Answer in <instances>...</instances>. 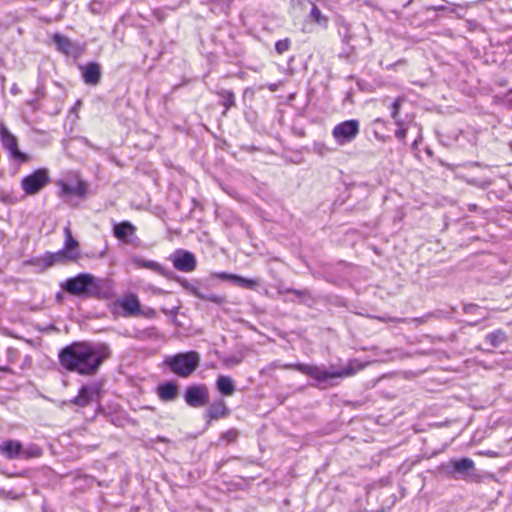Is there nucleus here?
<instances>
[{
	"label": "nucleus",
	"instance_id": "1",
	"mask_svg": "<svg viewBox=\"0 0 512 512\" xmlns=\"http://www.w3.org/2000/svg\"><path fill=\"white\" fill-rule=\"evenodd\" d=\"M112 356L107 343L75 341L63 347L59 354V364L68 372L81 376H94L100 367Z\"/></svg>",
	"mask_w": 512,
	"mask_h": 512
},
{
	"label": "nucleus",
	"instance_id": "2",
	"mask_svg": "<svg viewBox=\"0 0 512 512\" xmlns=\"http://www.w3.org/2000/svg\"><path fill=\"white\" fill-rule=\"evenodd\" d=\"M66 293L82 299H106L109 296L107 281L90 273H79L60 284Z\"/></svg>",
	"mask_w": 512,
	"mask_h": 512
},
{
	"label": "nucleus",
	"instance_id": "3",
	"mask_svg": "<svg viewBox=\"0 0 512 512\" xmlns=\"http://www.w3.org/2000/svg\"><path fill=\"white\" fill-rule=\"evenodd\" d=\"M133 264L137 268H144L149 269L163 277H165L167 280L176 281L179 283L186 291L191 293L193 296L209 301L212 303H215L217 305H224L227 303V300L224 296L217 295L214 293L211 294H204L200 291L198 287H196L193 283L189 282L187 279L176 275L173 271L167 270L165 267H163L159 262L154 260H147L140 256H134L132 258Z\"/></svg>",
	"mask_w": 512,
	"mask_h": 512
},
{
	"label": "nucleus",
	"instance_id": "4",
	"mask_svg": "<svg viewBox=\"0 0 512 512\" xmlns=\"http://www.w3.org/2000/svg\"><path fill=\"white\" fill-rule=\"evenodd\" d=\"M364 365H359L357 368H354L352 362L345 368L337 369V370H327L325 367H319L316 365H308L303 363L296 364H283L281 366L282 369H294L297 370L309 377L313 378L317 383L312 384V386L320 387L321 383L329 382L335 378H344L354 375L358 370H361Z\"/></svg>",
	"mask_w": 512,
	"mask_h": 512
},
{
	"label": "nucleus",
	"instance_id": "5",
	"mask_svg": "<svg viewBox=\"0 0 512 512\" xmlns=\"http://www.w3.org/2000/svg\"><path fill=\"white\" fill-rule=\"evenodd\" d=\"M164 363L179 377H189L200 365V355L196 351L180 352L165 359Z\"/></svg>",
	"mask_w": 512,
	"mask_h": 512
},
{
	"label": "nucleus",
	"instance_id": "6",
	"mask_svg": "<svg viewBox=\"0 0 512 512\" xmlns=\"http://www.w3.org/2000/svg\"><path fill=\"white\" fill-rule=\"evenodd\" d=\"M441 470L453 479L476 481L478 477L473 460L467 457L452 458L447 464L441 465Z\"/></svg>",
	"mask_w": 512,
	"mask_h": 512
},
{
	"label": "nucleus",
	"instance_id": "7",
	"mask_svg": "<svg viewBox=\"0 0 512 512\" xmlns=\"http://www.w3.org/2000/svg\"><path fill=\"white\" fill-rule=\"evenodd\" d=\"M360 133V123L357 119L345 120L334 126L332 136L339 145L351 143Z\"/></svg>",
	"mask_w": 512,
	"mask_h": 512
},
{
	"label": "nucleus",
	"instance_id": "8",
	"mask_svg": "<svg viewBox=\"0 0 512 512\" xmlns=\"http://www.w3.org/2000/svg\"><path fill=\"white\" fill-rule=\"evenodd\" d=\"M50 178L46 169H37L24 177L21 181V187L27 195L39 193L48 183Z\"/></svg>",
	"mask_w": 512,
	"mask_h": 512
},
{
	"label": "nucleus",
	"instance_id": "9",
	"mask_svg": "<svg viewBox=\"0 0 512 512\" xmlns=\"http://www.w3.org/2000/svg\"><path fill=\"white\" fill-rule=\"evenodd\" d=\"M178 271L191 273L197 268L195 255L185 249H176L168 258Z\"/></svg>",
	"mask_w": 512,
	"mask_h": 512
},
{
	"label": "nucleus",
	"instance_id": "10",
	"mask_svg": "<svg viewBox=\"0 0 512 512\" xmlns=\"http://www.w3.org/2000/svg\"><path fill=\"white\" fill-rule=\"evenodd\" d=\"M0 141L11 158L21 163L28 161V155L18 149L17 138L4 125L0 127Z\"/></svg>",
	"mask_w": 512,
	"mask_h": 512
},
{
	"label": "nucleus",
	"instance_id": "11",
	"mask_svg": "<svg viewBox=\"0 0 512 512\" xmlns=\"http://www.w3.org/2000/svg\"><path fill=\"white\" fill-rule=\"evenodd\" d=\"M184 399L187 405L193 408H200L208 404V389L203 384H193L186 388Z\"/></svg>",
	"mask_w": 512,
	"mask_h": 512
},
{
	"label": "nucleus",
	"instance_id": "12",
	"mask_svg": "<svg viewBox=\"0 0 512 512\" xmlns=\"http://www.w3.org/2000/svg\"><path fill=\"white\" fill-rule=\"evenodd\" d=\"M52 41L55 44L57 51L66 56L77 58L83 52V47L80 45V43L73 41L60 33H54L52 36Z\"/></svg>",
	"mask_w": 512,
	"mask_h": 512
},
{
	"label": "nucleus",
	"instance_id": "13",
	"mask_svg": "<svg viewBox=\"0 0 512 512\" xmlns=\"http://www.w3.org/2000/svg\"><path fill=\"white\" fill-rule=\"evenodd\" d=\"M136 226L133 225L130 221H122L120 223H115L113 226V235L119 241L124 244H134L138 240L136 236Z\"/></svg>",
	"mask_w": 512,
	"mask_h": 512
},
{
	"label": "nucleus",
	"instance_id": "14",
	"mask_svg": "<svg viewBox=\"0 0 512 512\" xmlns=\"http://www.w3.org/2000/svg\"><path fill=\"white\" fill-rule=\"evenodd\" d=\"M98 394V385H82L77 396L71 400V403L80 407H85L91 404L94 401L95 396Z\"/></svg>",
	"mask_w": 512,
	"mask_h": 512
},
{
	"label": "nucleus",
	"instance_id": "15",
	"mask_svg": "<svg viewBox=\"0 0 512 512\" xmlns=\"http://www.w3.org/2000/svg\"><path fill=\"white\" fill-rule=\"evenodd\" d=\"M82 78L88 85L95 86L101 79V66L97 62H90L85 66H80Z\"/></svg>",
	"mask_w": 512,
	"mask_h": 512
},
{
	"label": "nucleus",
	"instance_id": "16",
	"mask_svg": "<svg viewBox=\"0 0 512 512\" xmlns=\"http://www.w3.org/2000/svg\"><path fill=\"white\" fill-rule=\"evenodd\" d=\"M230 414V410L226 406L224 400L220 399L211 403L205 412L207 423L220 418H225Z\"/></svg>",
	"mask_w": 512,
	"mask_h": 512
},
{
	"label": "nucleus",
	"instance_id": "17",
	"mask_svg": "<svg viewBox=\"0 0 512 512\" xmlns=\"http://www.w3.org/2000/svg\"><path fill=\"white\" fill-rule=\"evenodd\" d=\"M22 451V443L17 440L9 439L0 445V454L10 460L19 458L22 454Z\"/></svg>",
	"mask_w": 512,
	"mask_h": 512
},
{
	"label": "nucleus",
	"instance_id": "18",
	"mask_svg": "<svg viewBox=\"0 0 512 512\" xmlns=\"http://www.w3.org/2000/svg\"><path fill=\"white\" fill-rule=\"evenodd\" d=\"M157 395L164 402H171L178 395L177 384L173 381H166L158 385Z\"/></svg>",
	"mask_w": 512,
	"mask_h": 512
},
{
	"label": "nucleus",
	"instance_id": "19",
	"mask_svg": "<svg viewBox=\"0 0 512 512\" xmlns=\"http://www.w3.org/2000/svg\"><path fill=\"white\" fill-rule=\"evenodd\" d=\"M120 307L127 315L135 316L140 314V301L135 294H129L119 301Z\"/></svg>",
	"mask_w": 512,
	"mask_h": 512
},
{
	"label": "nucleus",
	"instance_id": "20",
	"mask_svg": "<svg viewBox=\"0 0 512 512\" xmlns=\"http://www.w3.org/2000/svg\"><path fill=\"white\" fill-rule=\"evenodd\" d=\"M87 193V185L85 181L79 180L76 185H69L67 183H61L60 196L65 195H76L83 198Z\"/></svg>",
	"mask_w": 512,
	"mask_h": 512
},
{
	"label": "nucleus",
	"instance_id": "21",
	"mask_svg": "<svg viewBox=\"0 0 512 512\" xmlns=\"http://www.w3.org/2000/svg\"><path fill=\"white\" fill-rule=\"evenodd\" d=\"M28 263L30 265L37 267L40 272H44L48 268L57 264L53 252H46L44 255L40 257L29 260Z\"/></svg>",
	"mask_w": 512,
	"mask_h": 512
},
{
	"label": "nucleus",
	"instance_id": "22",
	"mask_svg": "<svg viewBox=\"0 0 512 512\" xmlns=\"http://www.w3.org/2000/svg\"><path fill=\"white\" fill-rule=\"evenodd\" d=\"M216 388L223 396H231L236 390L235 383L230 376L221 375L216 381Z\"/></svg>",
	"mask_w": 512,
	"mask_h": 512
},
{
	"label": "nucleus",
	"instance_id": "23",
	"mask_svg": "<svg viewBox=\"0 0 512 512\" xmlns=\"http://www.w3.org/2000/svg\"><path fill=\"white\" fill-rule=\"evenodd\" d=\"M485 341L492 347L497 348L507 341V334L502 329H497L485 336Z\"/></svg>",
	"mask_w": 512,
	"mask_h": 512
},
{
	"label": "nucleus",
	"instance_id": "24",
	"mask_svg": "<svg viewBox=\"0 0 512 512\" xmlns=\"http://www.w3.org/2000/svg\"><path fill=\"white\" fill-rule=\"evenodd\" d=\"M64 235H65L64 248L68 251H72L74 253L80 254L79 243L73 237L72 231H71L69 225L64 228Z\"/></svg>",
	"mask_w": 512,
	"mask_h": 512
},
{
	"label": "nucleus",
	"instance_id": "25",
	"mask_svg": "<svg viewBox=\"0 0 512 512\" xmlns=\"http://www.w3.org/2000/svg\"><path fill=\"white\" fill-rule=\"evenodd\" d=\"M55 260L57 263H67L71 261H76L79 258V253H74L72 251L66 250L64 247L57 252H53Z\"/></svg>",
	"mask_w": 512,
	"mask_h": 512
},
{
	"label": "nucleus",
	"instance_id": "26",
	"mask_svg": "<svg viewBox=\"0 0 512 512\" xmlns=\"http://www.w3.org/2000/svg\"><path fill=\"white\" fill-rule=\"evenodd\" d=\"M405 101V97H398L390 106L391 109V118L394 120V123L397 126H402L404 124L403 120L399 117V113L402 107L403 102Z\"/></svg>",
	"mask_w": 512,
	"mask_h": 512
},
{
	"label": "nucleus",
	"instance_id": "27",
	"mask_svg": "<svg viewBox=\"0 0 512 512\" xmlns=\"http://www.w3.org/2000/svg\"><path fill=\"white\" fill-rule=\"evenodd\" d=\"M306 3L311 5L310 18L315 23H317L321 26H326L328 23V18L321 13V11L317 7V5L309 0H306Z\"/></svg>",
	"mask_w": 512,
	"mask_h": 512
},
{
	"label": "nucleus",
	"instance_id": "28",
	"mask_svg": "<svg viewBox=\"0 0 512 512\" xmlns=\"http://www.w3.org/2000/svg\"><path fill=\"white\" fill-rule=\"evenodd\" d=\"M217 95L221 97V104L225 107L224 114L227 110L235 106V95L232 91L222 89L217 92Z\"/></svg>",
	"mask_w": 512,
	"mask_h": 512
},
{
	"label": "nucleus",
	"instance_id": "29",
	"mask_svg": "<svg viewBox=\"0 0 512 512\" xmlns=\"http://www.w3.org/2000/svg\"><path fill=\"white\" fill-rule=\"evenodd\" d=\"M279 293H292L299 298V303L308 304L312 301L311 293L308 290H298L294 288H287L285 290H279Z\"/></svg>",
	"mask_w": 512,
	"mask_h": 512
},
{
	"label": "nucleus",
	"instance_id": "30",
	"mask_svg": "<svg viewBox=\"0 0 512 512\" xmlns=\"http://www.w3.org/2000/svg\"><path fill=\"white\" fill-rule=\"evenodd\" d=\"M233 283L238 287L251 290L255 289L259 284L258 281L255 279L245 278L237 274H234Z\"/></svg>",
	"mask_w": 512,
	"mask_h": 512
},
{
	"label": "nucleus",
	"instance_id": "31",
	"mask_svg": "<svg viewBox=\"0 0 512 512\" xmlns=\"http://www.w3.org/2000/svg\"><path fill=\"white\" fill-rule=\"evenodd\" d=\"M432 316H433V313H428V314H426V315H424L422 317L412 318V319L394 318L393 321L397 322V323L414 322L416 325H421V324L425 323L427 321V319H429Z\"/></svg>",
	"mask_w": 512,
	"mask_h": 512
},
{
	"label": "nucleus",
	"instance_id": "32",
	"mask_svg": "<svg viewBox=\"0 0 512 512\" xmlns=\"http://www.w3.org/2000/svg\"><path fill=\"white\" fill-rule=\"evenodd\" d=\"M291 41L288 38L278 40L275 43V50L278 54H283L290 49Z\"/></svg>",
	"mask_w": 512,
	"mask_h": 512
},
{
	"label": "nucleus",
	"instance_id": "33",
	"mask_svg": "<svg viewBox=\"0 0 512 512\" xmlns=\"http://www.w3.org/2000/svg\"><path fill=\"white\" fill-rule=\"evenodd\" d=\"M238 431L235 429H230L222 434L221 438L226 440L228 443H234L237 440Z\"/></svg>",
	"mask_w": 512,
	"mask_h": 512
},
{
	"label": "nucleus",
	"instance_id": "34",
	"mask_svg": "<svg viewBox=\"0 0 512 512\" xmlns=\"http://www.w3.org/2000/svg\"><path fill=\"white\" fill-rule=\"evenodd\" d=\"M241 362H242V358L238 357V356H229V357H226L223 359V363L229 367L238 365Z\"/></svg>",
	"mask_w": 512,
	"mask_h": 512
},
{
	"label": "nucleus",
	"instance_id": "35",
	"mask_svg": "<svg viewBox=\"0 0 512 512\" xmlns=\"http://www.w3.org/2000/svg\"><path fill=\"white\" fill-rule=\"evenodd\" d=\"M212 277H216V278H218L220 280H223V281H231V282H233L234 274L228 273V272H217V273H213Z\"/></svg>",
	"mask_w": 512,
	"mask_h": 512
},
{
	"label": "nucleus",
	"instance_id": "36",
	"mask_svg": "<svg viewBox=\"0 0 512 512\" xmlns=\"http://www.w3.org/2000/svg\"><path fill=\"white\" fill-rule=\"evenodd\" d=\"M399 128L395 131V137L405 143V137L407 135V128L404 127V124L402 126H398Z\"/></svg>",
	"mask_w": 512,
	"mask_h": 512
},
{
	"label": "nucleus",
	"instance_id": "37",
	"mask_svg": "<svg viewBox=\"0 0 512 512\" xmlns=\"http://www.w3.org/2000/svg\"><path fill=\"white\" fill-rule=\"evenodd\" d=\"M478 309V306L475 304H468L464 306V312L465 313H471L474 310Z\"/></svg>",
	"mask_w": 512,
	"mask_h": 512
},
{
	"label": "nucleus",
	"instance_id": "38",
	"mask_svg": "<svg viewBox=\"0 0 512 512\" xmlns=\"http://www.w3.org/2000/svg\"><path fill=\"white\" fill-rule=\"evenodd\" d=\"M428 9L433 10V11H445V10H448V8L446 6H444V5L432 6V7H429Z\"/></svg>",
	"mask_w": 512,
	"mask_h": 512
},
{
	"label": "nucleus",
	"instance_id": "39",
	"mask_svg": "<svg viewBox=\"0 0 512 512\" xmlns=\"http://www.w3.org/2000/svg\"><path fill=\"white\" fill-rule=\"evenodd\" d=\"M39 454H40V450L38 447L31 448V453H30L31 456H38Z\"/></svg>",
	"mask_w": 512,
	"mask_h": 512
},
{
	"label": "nucleus",
	"instance_id": "40",
	"mask_svg": "<svg viewBox=\"0 0 512 512\" xmlns=\"http://www.w3.org/2000/svg\"><path fill=\"white\" fill-rule=\"evenodd\" d=\"M12 94H17L19 92V89L16 84H14L11 88Z\"/></svg>",
	"mask_w": 512,
	"mask_h": 512
},
{
	"label": "nucleus",
	"instance_id": "41",
	"mask_svg": "<svg viewBox=\"0 0 512 512\" xmlns=\"http://www.w3.org/2000/svg\"><path fill=\"white\" fill-rule=\"evenodd\" d=\"M156 439H157V441H160V442H164V443L168 442V439L164 436H158Z\"/></svg>",
	"mask_w": 512,
	"mask_h": 512
},
{
	"label": "nucleus",
	"instance_id": "42",
	"mask_svg": "<svg viewBox=\"0 0 512 512\" xmlns=\"http://www.w3.org/2000/svg\"><path fill=\"white\" fill-rule=\"evenodd\" d=\"M155 292H156L157 294H160V295H165V294H167V293H168L167 291H165V290H163V289H160V288L156 289V290H155Z\"/></svg>",
	"mask_w": 512,
	"mask_h": 512
},
{
	"label": "nucleus",
	"instance_id": "43",
	"mask_svg": "<svg viewBox=\"0 0 512 512\" xmlns=\"http://www.w3.org/2000/svg\"><path fill=\"white\" fill-rule=\"evenodd\" d=\"M273 367L275 368H281V366H283V364H281L279 361H275L272 363Z\"/></svg>",
	"mask_w": 512,
	"mask_h": 512
},
{
	"label": "nucleus",
	"instance_id": "44",
	"mask_svg": "<svg viewBox=\"0 0 512 512\" xmlns=\"http://www.w3.org/2000/svg\"><path fill=\"white\" fill-rule=\"evenodd\" d=\"M80 105H81V102H80V101H77V103H76V104H75V106L73 107V110L78 109V106H80Z\"/></svg>",
	"mask_w": 512,
	"mask_h": 512
},
{
	"label": "nucleus",
	"instance_id": "45",
	"mask_svg": "<svg viewBox=\"0 0 512 512\" xmlns=\"http://www.w3.org/2000/svg\"><path fill=\"white\" fill-rule=\"evenodd\" d=\"M1 370L4 371V372H8L9 368L8 367H2Z\"/></svg>",
	"mask_w": 512,
	"mask_h": 512
},
{
	"label": "nucleus",
	"instance_id": "46",
	"mask_svg": "<svg viewBox=\"0 0 512 512\" xmlns=\"http://www.w3.org/2000/svg\"><path fill=\"white\" fill-rule=\"evenodd\" d=\"M375 121H376V122H379V123H380V122H381V123H383V122H384L381 118H377Z\"/></svg>",
	"mask_w": 512,
	"mask_h": 512
},
{
	"label": "nucleus",
	"instance_id": "47",
	"mask_svg": "<svg viewBox=\"0 0 512 512\" xmlns=\"http://www.w3.org/2000/svg\"><path fill=\"white\" fill-rule=\"evenodd\" d=\"M477 324V321L470 323L469 325L475 326Z\"/></svg>",
	"mask_w": 512,
	"mask_h": 512
},
{
	"label": "nucleus",
	"instance_id": "48",
	"mask_svg": "<svg viewBox=\"0 0 512 512\" xmlns=\"http://www.w3.org/2000/svg\"><path fill=\"white\" fill-rule=\"evenodd\" d=\"M57 298L61 299V294L60 293L57 294Z\"/></svg>",
	"mask_w": 512,
	"mask_h": 512
},
{
	"label": "nucleus",
	"instance_id": "49",
	"mask_svg": "<svg viewBox=\"0 0 512 512\" xmlns=\"http://www.w3.org/2000/svg\"><path fill=\"white\" fill-rule=\"evenodd\" d=\"M510 148H511V150H512V142L510 143Z\"/></svg>",
	"mask_w": 512,
	"mask_h": 512
}]
</instances>
